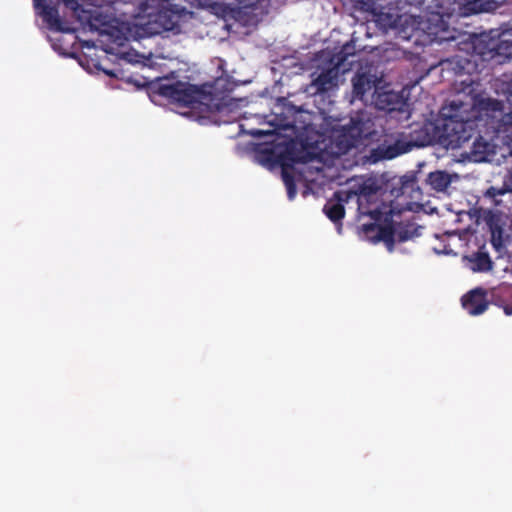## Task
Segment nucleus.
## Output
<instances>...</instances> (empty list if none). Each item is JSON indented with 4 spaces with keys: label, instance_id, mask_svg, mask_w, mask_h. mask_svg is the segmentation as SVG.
Segmentation results:
<instances>
[{
    "label": "nucleus",
    "instance_id": "nucleus-1",
    "mask_svg": "<svg viewBox=\"0 0 512 512\" xmlns=\"http://www.w3.org/2000/svg\"><path fill=\"white\" fill-rule=\"evenodd\" d=\"M463 88L457 93L448 105L441 109L443 116L442 142L453 149L462 147L475 134L478 122L489 120L493 122L498 117H504V104L502 101L484 97L476 92L478 83L470 80L462 81Z\"/></svg>",
    "mask_w": 512,
    "mask_h": 512
},
{
    "label": "nucleus",
    "instance_id": "nucleus-2",
    "mask_svg": "<svg viewBox=\"0 0 512 512\" xmlns=\"http://www.w3.org/2000/svg\"><path fill=\"white\" fill-rule=\"evenodd\" d=\"M443 33L445 35L439 37L440 42H453L463 38L457 42V45H465L466 48L460 49L471 51L472 54L480 56L482 60H495L497 63H503L506 59L512 57V28L511 31L505 29L496 36L481 35L473 37L470 42L465 39L467 35L460 31L455 30L452 34H448L447 31L443 30Z\"/></svg>",
    "mask_w": 512,
    "mask_h": 512
},
{
    "label": "nucleus",
    "instance_id": "nucleus-3",
    "mask_svg": "<svg viewBox=\"0 0 512 512\" xmlns=\"http://www.w3.org/2000/svg\"><path fill=\"white\" fill-rule=\"evenodd\" d=\"M349 185V189L344 191L346 194H349V200L356 199L359 212L363 215L370 216L375 221H380L383 212L378 206L375 208L370 207L378 199L380 187L377 181L371 177H361L351 179Z\"/></svg>",
    "mask_w": 512,
    "mask_h": 512
},
{
    "label": "nucleus",
    "instance_id": "nucleus-4",
    "mask_svg": "<svg viewBox=\"0 0 512 512\" xmlns=\"http://www.w3.org/2000/svg\"><path fill=\"white\" fill-rule=\"evenodd\" d=\"M423 131L413 130L409 134L405 132H395L387 135V138L377 148V152L382 159H393L404 153L409 152L413 147L425 146L432 142V137L425 133L421 138L418 134Z\"/></svg>",
    "mask_w": 512,
    "mask_h": 512
},
{
    "label": "nucleus",
    "instance_id": "nucleus-5",
    "mask_svg": "<svg viewBox=\"0 0 512 512\" xmlns=\"http://www.w3.org/2000/svg\"><path fill=\"white\" fill-rule=\"evenodd\" d=\"M155 92L171 103L183 107H193L203 95L202 89L196 85L182 81L170 82L168 79L160 81L156 85Z\"/></svg>",
    "mask_w": 512,
    "mask_h": 512
},
{
    "label": "nucleus",
    "instance_id": "nucleus-6",
    "mask_svg": "<svg viewBox=\"0 0 512 512\" xmlns=\"http://www.w3.org/2000/svg\"><path fill=\"white\" fill-rule=\"evenodd\" d=\"M360 124L352 119L348 125L332 130L329 147L333 156L340 157L357 146L362 139Z\"/></svg>",
    "mask_w": 512,
    "mask_h": 512
},
{
    "label": "nucleus",
    "instance_id": "nucleus-7",
    "mask_svg": "<svg viewBox=\"0 0 512 512\" xmlns=\"http://www.w3.org/2000/svg\"><path fill=\"white\" fill-rule=\"evenodd\" d=\"M262 161L280 166H293L298 162L295 145L292 141L265 145L259 150Z\"/></svg>",
    "mask_w": 512,
    "mask_h": 512
},
{
    "label": "nucleus",
    "instance_id": "nucleus-8",
    "mask_svg": "<svg viewBox=\"0 0 512 512\" xmlns=\"http://www.w3.org/2000/svg\"><path fill=\"white\" fill-rule=\"evenodd\" d=\"M233 18L241 25L250 27L256 26L264 16V10L259 1H239V5L232 9Z\"/></svg>",
    "mask_w": 512,
    "mask_h": 512
},
{
    "label": "nucleus",
    "instance_id": "nucleus-9",
    "mask_svg": "<svg viewBox=\"0 0 512 512\" xmlns=\"http://www.w3.org/2000/svg\"><path fill=\"white\" fill-rule=\"evenodd\" d=\"M372 101L378 110L388 112L401 110L404 105L400 94L382 87H376L372 93Z\"/></svg>",
    "mask_w": 512,
    "mask_h": 512
},
{
    "label": "nucleus",
    "instance_id": "nucleus-10",
    "mask_svg": "<svg viewBox=\"0 0 512 512\" xmlns=\"http://www.w3.org/2000/svg\"><path fill=\"white\" fill-rule=\"evenodd\" d=\"M349 201V194H346L344 190L336 191L333 197L327 200L323 212L334 224H341L345 216L344 203Z\"/></svg>",
    "mask_w": 512,
    "mask_h": 512
},
{
    "label": "nucleus",
    "instance_id": "nucleus-11",
    "mask_svg": "<svg viewBox=\"0 0 512 512\" xmlns=\"http://www.w3.org/2000/svg\"><path fill=\"white\" fill-rule=\"evenodd\" d=\"M456 3L459 14L464 17L494 12L500 7L496 0H457Z\"/></svg>",
    "mask_w": 512,
    "mask_h": 512
},
{
    "label": "nucleus",
    "instance_id": "nucleus-12",
    "mask_svg": "<svg viewBox=\"0 0 512 512\" xmlns=\"http://www.w3.org/2000/svg\"><path fill=\"white\" fill-rule=\"evenodd\" d=\"M462 306L472 316L484 313L488 308L486 291L483 288H475L465 294L462 299Z\"/></svg>",
    "mask_w": 512,
    "mask_h": 512
},
{
    "label": "nucleus",
    "instance_id": "nucleus-13",
    "mask_svg": "<svg viewBox=\"0 0 512 512\" xmlns=\"http://www.w3.org/2000/svg\"><path fill=\"white\" fill-rule=\"evenodd\" d=\"M338 76L337 67L325 69L312 80L310 87L314 89L315 94L327 93L337 88Z\"/></svg>",
    "mask_w": 512,
    "mask_h": 512
},
{
    "label": "nucleus",
    "instance_id": "nucleus-14",
    "mask_svg": "<svg viewBox=\"0 0 512 512\" xmlns=\"http://www.w3.org/2000/svg\"><path fill=\"white\" fill-rule=\"evenodd\" d=\"M396 229L392 223L380 225L378 223L364 224L362 230L364 234L374 242L384 241L393 245L396 235Z\"/></svg>",
    "mask_w": 512,
    "mask_h": 512
},
{
    "label": "nucleus",
    "instance_id": "nucleus-15",
    "mask_svg": "<svg viewBox=\"0 0 512 512\" xmlns=\"http://www.w3.org/2000/svg\"><path fill=\"white\" fill-rule=\"evenodd\" d=\"M466 145L469 146V150L465 151V154L470 160L474 162H482L487 159L490 145L483 139L477 128H475L474 136L461 148H464Z\"/></svg>",
    "mask_w": 512,
    "mask_h": 512
},
{
    "label": "nucleus",
    "instance_id": "nucleus-16",
    "mask_svg": "<svg viewBox=\"0 0 512 512\" xmlns=\"http://www.w3.org/2000/svg\"><path fill=\"white\" fill-rule=\"evenodd\" d=\"M380 82L381 80L372 75L366 73L357 74L352 79L354 98L362 100L367 92L371 90L374 92L376 87H379L378 83Z\"/></svg>",
    "mask_w": 512,
    "mask_h": 512
},
{
    "label": "nucleus",
    "instance_id": "nucleus-17",
    "mask_svg": "<svg viewBox=\"0 0 512 512\" xmlns=\"http://www.w3.org/2000/svg\"><path fill=\"white\" fill-rule=\"evenodd\" d=\"M463 260L474 272H488L493 267V262L489 254L481 250L464 256Z\"/></svg>",
    "mask_w": 512,
    "mask_h": 512
},
{
    "label": "nucleus",
    "instance_id": "nucleus-18",
    "mask_svg": "<svg viewBox=\"0 0 512 512\" xmlns=\"http://www.w3.org/2000/svg\"><path fill=\"white\" fill-rule=\"evenodd\" d=\"M35 6L37 8L42 7L41 16L50 29L61 32L67 31V29L62 26V21L59 17L58 9L56 7L42 5L41 0H35Z\"/></svg>",
    "mask_w": 512,
    "mask_h": 512
},
{
    "label": "nucleus",
    "instance_id": "nucleus-19",
    "mask_svg": "<svg viewBox=\"0 0 512 512\" xmlns=\"http://www.w3.org/2000/svg\"><path fill=\"white\" fill-rule=\"evenodd\" d=\"M508 192L512 193V171L509 173L507 178L504 181L502 187H490L484 193V198L488 200L493 206H500L502 204L501 197L507 194Z\"/></svg>",
    "mask_w": 512,
    "mask_h": 512
},
{
    "label": "nucleus",
    "instance_id": "nucleus-20",
    "mask_svg": "<svg viewBox=\"0 0 512 512\" xmlns=\"http://www.w3.org/2000/svg\"><path fill=\"white\" fill-rule=\"evenodd\" d=\"M426 182L433 190L443 192L451 184V177L446 171H434L428 174Z\"/></svg>",
    "mask_w": 512,
    "mask_h": 512
},
{
    "label": "nucleus",
    "instance_id": "nucleus-21",
    "mask_svg": "<svg viewBox=\"0 0 512 512\" xmlns=\"http://www.w3.org/2000/svg\"><path fill=\"white\" fill-rule=\"evenodd\" d=\"M484 220L488 226L489 231L502 229L504 226L501 215L492 211H488L486 213Z\"/></svg>",
    "mask_w": 512,
    "mask_h": 512
},
{
    "label": "nucleus",
    "instance_id": "nucleus-22",
    "mask_svg": "<svg viewBox=\"0 0 512 512\" xmlns=\"http://www.w3.org/2000/svg\"><path fill=\"white\" fill-rule=\"evenodd\" d=\"M506 94L507 101L512 105V79L507 83ZM501 121L503 122V126H505V131H512V109L509 113L504 115Z\"/></svg>",
    "mask_w": 512,
    "mask_h": 512
},
{
    "label": "nucleus",
    "instance_id": "nucleus-23",
    "mask_svg": "<svg viewBox=\"0 0 512 512\" xmlns=\"http://www.w3.org/2000/svg\"><path fill=\"white\" fill-rule=\"evenodd\" d=\"M491 244L496 251L501 252L505 248L504 228L490 231Z\"/></svg>",
    "mask_w": 512,
    "mask_h": 512
},
{
    "label": "nucleus",
    "instance_id": "nucleus-24",
    "mask_svg": "<svg viewBox=\"0 0 512 512\" xmlns=\"http://www.w3.org/2000/svg\"><path fill=\"white\" fill-rule=\"evenodd\" d=\"M414 236V231H412L408 226H399L396 229V237L399 242H405L411 239Z\"/></svg>",
    "mask_w": 512,
    "mask_h": 512
},
{
    "label": "nucleus",
    "instance_id": "nucleus-25",
    "mask_svg": "<svg viewBox=\"0 0 512 512\" xmlns=\"http://www.w3.org/2000/svg\"><path fill=\"white\" fill-rule=\"evenodd\" d=\"M293 166H281V176L285 185L295 183L294 176L290 171Z\"/></svg>",
    "mask_w": 512,
    "mask_h": 512
},
{
    "label": "nucleus",
    "instance_id": "nucleus-26",
    "mask_svg": "<svg viewBox=\"0 0 512 512\" xmlns=\"http://www.w3.org/2000/svg\"><path fill=\"white\" fill-rule=\"evenodd\" d=\"M90 26L91 28L98 29L97 25L99 26H105L106 21L101 20V15L99 13H93L89 17Z\"/></svg>",
    "mask_w": 512,
    "mask_h": 512
},
{
    "label": "nucleus",
    "instance_id": "nucleus-27",
    "mask_svg": "<svg viewBox=\"0 0 512 512\" xmlns=\"http://www.w3.org/2000/svg\"><path fill=\"white\" fill-rule=\"evenodd\" d=\"M341 53L343 54L342 61H344L348 56L354 55L355 53V45L353 42L346 43L341 50Z\"/></svg>",
    "mask_w": 512,
    "mask_h": 512
},
{
    "label": "nucleus",
    "instance_id": "nucleus-28",
    "mask_svg": "<svg viewBox=\"0 0 512 512\" xmlns=\"http://www.w3.org/2000/svg\"><path fill=\"white\" fill-rule=\"evenodd\" d=\"M127 40L123 32L115 27V43L119 46H122L124 42Z\"/></svg>",
    "mask_w": 512,
    "mask_h": 512
},
{
    "label": "nucleus",
    "instance_id": "nucleus-29",
    "mask_svg": "<svg viewBox=\"0 0 512 512\" xmlns=\"http://www.w3.org/2000/svg\"><path fill=\"white\" fill-rule=\"evenodd\" d=\"M287 189V195L290 200L294 199L297 193L296 183L285 185Z\"/></svg>",
    "mask_w": 512,
    "mask_h": 512
},
{
    "label": "nucleus",
    "instance_id": "nucleus-30",
    "mask_svg": "<svg viewBox=\"0 0 512 512\" xmlns=\"http://www.w3.org/2000/svg\"><path fill=\"white\" fill-rule=\"evenodd\" d=\"M66 5L74 9L75 11L78 10L80 5L78 4L77 0H65Z\"/></svg>",
    "mask_w": 512,
    "mask_h": 512
},
{
    "label": "nucleus",
    "instance_id": "nucleus-31",
    "mask_svg": "<svg viewBox=\"0 0 512 512\" xmlns=\"http://www.w3.org/2000/svg\"><path fill=\"white\" fill-rule=\"evenodd\" d=\"M415 184H416V182L414 180L403 183V186H402L403 193H405V191L407 189H413Z\"/></svg>",
    "mask_w": 512,
    "mask_h": 512
},
{
    "label": "nucleus",
    "instance_id": "nucleus-32",
    "mask_svg": "<svg viewBox=\"0 0 512 512\" xmlns=\"http://www.w3.org/2000/svg\"><path fill=\"white\" fill-rule=\"evenodd\" d=\"M504 312L506 315H512V306H505Z\"/></svg>",
    "mask_w": 512,
    "mask_h": 512
}]
</instances>
